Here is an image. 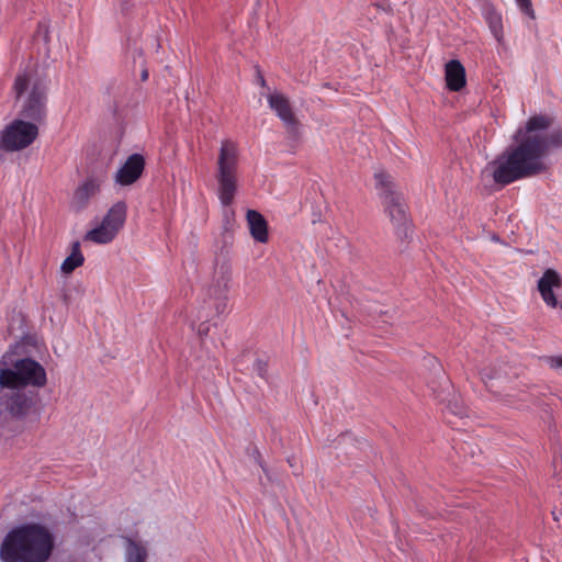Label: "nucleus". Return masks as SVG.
<instances>
[{"label":"nucleus","mask_w":562,"mask_h":562,"mask_svg":"<svg viewBox=\"0 0 562 562\" xmlns=\"http://www.w3.org/2000/svg\"><path fill=\"white\" fill-rule=\"evenodd\" d=\"M446 81L451 91H459L465 86V69L459 60L447 63Z\"/></svg>","instance_id":"nucleus-15"},{"label":"nucleus","mask_w":562,"mask_h":562,"mask_svg":"<svg viewBox=\"0 0 562 562\" xmlns=\"http://www.w3.org/2000/svg\"><path fill=\"white\" fill-rule=\"evenodd\" d=\"M543 360L552 369H562V355L544 357Z\"/></svg>","instance_id":"nucleus-23"},{"label":"nucleus","mask_w":562,"mask_h":562,"mask_svg":"<svg viewBox=\"0 0 562 562\" xmlns=\"http://www.w3.org/2000/svg\"><path fill=\"white\" fill-rule=\"evenodd\" d=\"M260 82H261L262 86H265V83H266V81H265V79L262 77H260Z\"/></svg>","instance_id":"nucleus-29"},{"label":"nucleus","mask_w":562,"mask_h":562,"mask_svg":"<svg viewBox=\"0 0 562 562\" xmlns=\"http://www.w3.org/2000/svg\"><path fill=\"white\" fill-rule=\"evenodd\" d=\"M35 123L16 119L0 132V151L13 153L29 147L37 137Z\"/></svg>","instance_id":"nucleus-8"},{"label":"nucleus","mask_w":562,"mask_h":562,"mask_svg":"<svg viewBox=\"0 0 562 562\" xmlns=\"http://www.w3.org/2000/svg\"><path fill=\"white\" fill-rule=\"evenodd\" d=\"M482 15L495 41L499 45L504 44V29L502 14L494 8L493 4L486 2L482 5Z\"/></svg>","instance_id":"nucleus-12"},{"label":"nucleus","mask_w":562,"mask_h":562,"mask_svg":"<svg viewBox=\"0 0 562 562\" xmlns=\"http://www.w3.org/2000/svg\"><path fill=\"white\" fill-rule=\"evenodd\" d=\"M558 475H560L561 480H562V473H557Z\"/></svg>","instance_id":"nucleus-31"},{"label":"nucleus","mask_w":562,"mask_h":562,"mask_svg":"<svg viewBox=\"0 0 562 562\" xmlns=\"http://www.w3.org/2000/svg\"><path fill=\"white\" fill-rule=\"evenodd\" d=\"M85 257L80 250V243L75 241L71 246L70 255L63 261L60 269L64 273H71L75 269L82 266Z\"/></svg>","instance_id":"nucleus-20"},{"label":"nucleus","mask_w":562,"mask_h":562,"mask_svg":"<svg viewBox=\"0 0 562 562\" xmlns=\"http://www.w3.org/2000/svg\"><path fill=\"white\" fill-rule=\"evenodd\" d=\"M515 1H516L517 7L520 9V11L522 13H525L526 15H528L532 19L535 18V12L532 10L530 0H515Z\"/></svg>","instance_id":"nucleus-22"},{"label":"nucleus","mask_w":562,"mask_h":562,"mask_svg":"<svg viewBox=\"0 0 562 562\" xmlns=\"http://www.w3.org/2000/svg\"><path fill=\"white\" fill-rule=\"evenodd\" d=\"M246 220L251 237L258 243H267L269 239V233L265 217L255 210H248Z\"/></svg>","instance_id":"nucleus-13"},{"label":"nucleus","mask_w":562,"mask_h":562,"mask_svg":"<svg viewBox=\"0 0 562 562\" xmlns=\"http://www.w3.org/2000/svg\"><path fill=\"white\" fill-rule=\"evenodd\" d=\"M552 515H553L554 520H559V518L557 517L555 510L552 512Z\"/></svg>","instance_id":"nucleus-28"},{"label":"nucleus","mask_w":562,"mask_h":562,"mask_svg":"<svg viewBox=\"0 0 562 562\" xmlns=\"http://www.w3.org/2000/svg\"><path fill=\"white\" fill-rule=\"evenodd\" d=\"M192 328L196 329L201 338L209 337L211 334V325H207L204 322L200 323L198 326H195V324H192Z\"/></svg>","instance_id":"nucleus-24"},{"label":"nucleus","mask_w":562,"mask_h":562,"mask_svg":"<svg viewBox=\"0 0 562 562\" xmlns=\"http://www.w3.org/2000/svg\"><path fill=\"white\" fill-rule=\"evenodd\" d=\"M492 239L495 240V241L498 240V238L496 236H493Z\"/></svg>","instance_id":"nucleus-30"},{"label":"nucleus","mask_w":562,"mask_h":562,"mask_svg":"<svg viewBox=\"0 0 562 562\" xmlns=\"http://www.w3.org/2000/svg\"><path fill=\"white\" fill-rule=\"evenodd\" d=\"M52 533L38 524H24L10 530L0 547L3 562H46L53 551Z\"/></svg>","instance_id":"nucleus-2"},{"label":"nucleus","mask_w":562,"mask_h":562,"mask_svg":"<svg viewBox=\"0 0 562 562\" xmlns=\"http://www.w3.org/2000/svg\"><path fill=\"white\" fill-rule=\"evenodd\" d=\"M561 278L552 269H548L543 272L542 277L538 281V290L541 294L543 302L552 308L558 307L559 302L554 295L553 290L560 288Z\"/></svg>","instance_id":"nucleus-11"},{"label":"nucleus","mask_w":562,"mask_h":562,"mask_svg":"<svg viewBox=\"0 0 562 562\" xmlns=\"http://www.w3.org/2000/svg\"><path fill=\"white\" fill-rule=\"evenodd\" d=\"M374 179L379 194L383 200L386 212L396 229V234L401 238L407 237L408 221L403 196L394 191L390 177L385 172H376Z\"/></svg>","instance_id":"nucleus-6"},{"label":"nucleus","mask_w":562,"mask_h":562,"mask_svg":"<svg viewBox=\"0 0 562 562\" xmlns=\"http://www.w3.org/2000/svg\"><path fill=\"white\" fill-rule=\"evenodd\" d=\"M254 371L262 379L266 378L267 363L263 360H256L254 363Z\"/></svg>","instance_id":"nucleus-25"},{"label":"nucleus","mask_w":562,"mask_h":562,"mask_svg":"<svg viewBox=\"0 0 562 562\" xmlns=\"http://www.w3.org/2000/svg\"><path fill=\"white\" fill-rule=\"evenodd\" d=\"M0 411L14 419H24L34 409L37 394L25 387L0 386Z\"/></svg>","instance_id":"nucleus-7"},{"label":"nucleus","mask_w":562,"mask_h":562,"mask_svg":"<svg viewBox=\"0 0 562 562\" xmlns=\"http://www.w3.org/2000/svg\"><path fill=\"white\" fill-rule=\"evenodd\" d=\"M145 168V159L140 154L131 155L115 173V182L130 186L136 182Z\"/></svg>","instance_id":"nucleus-10"},{"label":"nucleus","mask_w":562,"mask_h":562,"mask_svg":"<svg viewBox=\"0 0 562 562\" xmlns=\"http://www.w3.org/2000/svg\"><path fill=\"white\" fill-rule=\"evenodd\" d=\"M447 408L456 416L464 417L467 415L465 407L457 397L448 402Z\"/></svg>","instance_id":"nucleus-21"},{"label":"nucleus","mask_w":562,"mask_h":562,"mask_svg":"<svg viewBox=\"0 0 562 562\" xmlns=\"http://www.w3.org/2000/svg\"><path fill=\"white\" fill-rule=\"evenodd\" d=\"M98 190L99 184L95 180H86L74 192L71 206L77 211L85 209L89 200L98 192Z\"/></svg>","instance_id":"nucleus-14"},{"label":"nucleus","mask_w":562,"mask_h":562,"mask_svg":"<svg viewBox=\"0 0 562 562\" xmlns=\"http://www.w3.org/2000/svg\"><path fill=\"white\" fill-rule=\"evenodd\" d=\"M115 236L116 234L113 229L105 226V223L101 221L98 226L86 233L85 240L95 244H109L115 238Z\"/></svg>","instance_id":"nucleus-19"},{"label":"nucleus","mask_w":562,"mask_h":562,"mask_svg":"<svg viewBox=\"0 0 562 562\" xmlns=\"http://www.w3.org/2000/svg\"><path fill=\"white\" fill-rule=\"evenodd\" d=\"M552 125L550 115L530 116L524 126L517 128L515 144L490 161L483 175L497 184L506 186L544 172L548 169L547 156L552 149L562 147V126L551 130Z\"/></svg>","instance_id":"nucleus-1"},{"label":"nucleus","mask_w":562,"mask_h":562,"mask_svg":"<svg viewBox=\"0 0 562 562\" xmlns=\"http://www.w3.org/2000/svg\"><path fill=\"white\" fill-rule=\"evenodd\" d=\"M480 374H481L482 381L486 385H487L488 381L501 376L498 372H495L492 374L487 369H484Z\"/></svg>","instance_id":"nucleus-26"},{"label":"nucleus","mask_w":562,"mask_h":562,"mask_svg":"<svg viewBox=\"0 0 562 562\" xmlns=\"http://www.w3.org/2000/svg\"><path fill=\"white\" fill-rule=\"evenodd\" d=\"M126 212L127 206L125 202L119 201L109 209L102 222L117 235L126 221Z\"/></svg>","instance_id":"nucleus-16"},{"label":"nucleus","mask_w":562,"mask_h":562,"mask_svg":"<svg viewBox=\"0 0 562 562\" xmlns=\"http://www.w3.org/2000/svg\"><path fill=\"white\" fill-rule=\"evenodd\" d=\"M13 90L16 98L27 92L21 111L22 116L35 124L41 122L46 115V81L31 71H24L16 76Z\"/></svg>","instance_id":"nucleus-4"},{"label":"nucleus","mask_w":562,"mask_h":562,"mask_svg":"<svg viewBox=\"0 0 562 562\" xmlns=\"http://www.w3.org/2000/svg\"><path fill=\"white\" fill-rule=\"evenodd\" d=\"M147 557L145 543L131 538L125 540L124 562H146Z\"/></svg>","instance_id":"nucleus-18"},{"label":"nucleus","mask_w":562,"mask_h":562,"mask_svg":"<svg viewBox=\"0 0 562 562\" xmlns=\"http://www.w3.org/2000/svg\"><path fill=\"white\" fill-rule=\"evenodd\" d=\"M46 371L41 363L24 358L18 360L12 368H0V386L15 384L20 387H42L46 384Z\"/></svg>","instance_id":"nucleus-5"},{"label":"nucleus","mask_w":562,"mask_h":562,"mask_svg":"<svg viewBox=\"0 0 562 562\" xmlns=\"http://www.w3.org/2000/svg\"><path fill=\"white\" fill-rule=\"evenodd\" d=\"M267 101L271 110L283 122L286 131L293 136H296L299 134L300 124L292 111L288 98L276 91L267 95Z\"/></svg>","instance_id":"nucleus-9"},{"label":"nucleus","mask_w":562,"mask_h":562,"mask_svg":"<svg viewBox=\"0 0 562 562\" xmlns=\"http://www.w3.org/2000/svg\"><path fill=\"white\" fill-rule=\"evenodd\" d=\"M231 267L226 262L217 263L212 279V295L222 296L228 289Z\"/></svg>","instance_id":"nucleus-17"},{"label":"nucleus","mask_w":562,"mask_h":562,"mask_svg":"<svg viewBox=\"0 0 562 562\" xmlns=\"http://www.w3.org/2000/svg\"><path fill=\"white\" fill-rule=\"evenodd\" d=\"M238 151L234 143L225 140L222 143L215 178L217 181V196L225 207L224 217L227 222L234 216L232 205L238 190L237 179Z\"/></svg>","instance_id":"nucleus-3"},{"label":"nucleus","mask_w":562,"mask_h":562,"mask_svg":"<svg viewBox=\"0 0 562 562\" xmlns=\"http://www.w3.org/2000/svg\"><path fill=\"white\" fill-rule=\"evenodd\" d=\"M147 78H148V71H147V70H143V72H142V79H143V80H147Z\"/></svg>","instance_id":"nucleus-27"}]
</instances>
